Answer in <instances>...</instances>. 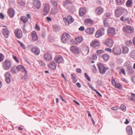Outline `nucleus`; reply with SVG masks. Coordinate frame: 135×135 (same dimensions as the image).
<instances>
[{
    "instance_id": "obj_1",
    "label": "nucleus",
    "mask_w": 135,
    "mask_h": 135,
    "mask_svg": "<svg viewBox=\"0 0 135 135\" xmlns=\"http://www.w3.org/2000/svg\"><path fill=\"white\" fill-rule=\"evenodd\" d=\"M115 16L117 17H119L123 14H127V10L124 8L122 7H118L114 11Z\"/></svg>"
},
{
    "instance_id": "obj_2",
    "label": "nucleus",
    "mask_w": 135,
    "mask_h": 135,
    "mask_svg": "<svg viewBox=\"0 0 135 135\" xmlns=\"http://www.w3.org/2000/svg\"><path fill=\"white\" fill-rule=\"evenodd\" d=\"M12 64L11 61L8 59L6 60L2 63V67L4 69L7 70L11 68Z\"/></svg>"
},
{
    "instance_id": "obj_3",
    "label": "nucleus",
    "mask_w": 135,
    "mask_h": 135,
    "mask_svg": "<svg viewBox=\"0 0 135 135\" xmlns=\"http://www.w3.org/2000/svg\"><path fill=\"white\" fill-rule=\"evenodd\" d=\"M123 30L125 32L132 33L133 32L134 29L132 27L129 26H124L123 28Z\"/></svg>"
},
{
    "instance_id": "obj_4",
    "label": "nucleus",
    "mask_w": 135,
    "mask_h": 135,
    "mask_svg": "<svg viewBox=\"0 0 135 135\" xmlns=\"http://www.w3.org/2000/svg\"><path fill=\"white\" fill-rule=\"evenodd\" d=\"M62 36V41L64 43H66L67 42L70 37V35L66 33H64Z\"/></svg>"
},
{
    "instance_id": "obj_5",
    "label": "nucleus",
    "mask_w": 135,
    "mask_h": 135,
    "mask_svg": "<svg viewBox=\"0 0 135 135\" xmlns=\"http://www.w3.org/2000/svg\"><path fill=\"white\" fill-rule=\"evenodd\" d=\"M112 52L113 54L115 55H120L121 54V50L118 46H114Z\"/></svg>"
},
{
    "instance_id": "obj_6",
    "label": "nucleus",
    "mask_w": 135,
    "mask_h": 135,
    "mask_svg": "<svg viewBox=\"0 0 135 135\" xmlns=\"http://www.w3.org/2000/svg\"><path fill=\"white\" fill-rule=\"evenodd\" d=\"M63 19L66 25H67L71 23L74 21V19L70 15L68 16L67 17H64Z\"/></svg>"
},
{
    "instance_id": "obj_7",
    "label": "nucleus",
    "mask_w": 135,
    "mask_h": 135,
    "mask_svg": "<svg viewBox=\"0 0 135 135\" xmlns=\"http://www.w3.org/2000/svg\"><path fill=\"white\" fill-rule=\"evenodd\" d=\"M97 66L99 69V73L103 74H104L107 69L105 68L103 65L101 63H99L97 64Z\"/></svg>"
},
{
    "instance_id": "obj_8",
    "label": "nucleus",
    "mask_w": 135,
    "mask_h": 135,
    "mask_svg": "<svg viewBox=\"0 0 135 135\" xmlns=\"http://www.w3.org/2000/svg\"><path fill=\"white\" fill-rule=\"evenodd\" d=\"M50 9V6L47 4H45L44 5V8L42 13L44 15H46L49 12Z\"/></svg>"
},
{
    "instance_id": "obj_9",
    "label": "nucleus",
    "mask_w": 135,
    "mask_h": 135,
    "mask_svg": "<svg viewBox=\"0 0 135 135\" xmlns=\"http://www.w3.org/2000/svg\"><path fill=\"white\" fill-rule=\"evenodd\" d=\"M15 35L18 38H20L22 37V32L20 28L16 29L14 31Z\"/></svg>"
},
{
    "instance_id": "obj_10",
    "label": "nucleus",
    "mask_w": 135,
    "mask_h": 135,
    "mask_svg": "<svg viewBox=\"0 0 135 135\" xmlns=\"http://www.w3.org/2000/svg\"><path fill=\"white\" fill-rule=\"evenodd\" d=\"M104 34V29L103 28L100 30L97 31L95 34V37L97 38H99Z\"/></svg>"
},
{
    "instance_id": "obj_11",
    "label": "nucleus",
    "mask_w": 135,
    "mask_h": 135,
    "mask_svg": "<svg viewBox=\"0 0 135 135\" xmlns=\"http://www.w3.org/2000/svg\"><path fill=\"white\" fill-rule=\"evenodd\" d=\"M41 6V3L38 0H34L33 1V6L32 8L34 9H39Z\"/></svg>"
},
{
    "instance_id": "obj_12",
    "label": "nucleus",
    "mask_w": 135,
    "mask_h": 135,
    "mask_svg": "<svg viewBox=\"0 0 135 135\" xmlns=\"http://www.w3.org/2000/svg\"><path fill=\"white\" fill-rule=\"evenodd\" d=\"M5 77V81L7 83H10L11 81L12 76L10 73L8 72L4 74Z\"/></svg>"
},
{
    "instance_id": "obj_13",
    "label": "nucleus",
    "mask_w": 135,
    "mask_h": 135,
    "mask_svg": "<svg viewBox=\"0 0 135 135\" xmlns=\"http://www.w3.org/2000/svg\"><path fill=\"white\" fill-rule=\"evenodd\" d=\"M100 43L97 40H94L90 43V45L94 48L98 47H99Z\"/></svg>"
},
{
    "instance_id": "obj_14",
    "label": "nucleus",
    "mask_w": 135,
    "mask_h": 135,
    "mask_svg": "<svg viewBox=\"0 0 135 135\" xmlns=\"http://www.w3.org/2000/svg\"><path fill=\"white\" fill-rule=\"evenodd\" d=\"M107 33L109 36H113L115 34V30L113 27L109 28L107 30Z\"/></svg>"
},
{
    "instance_id": "obj_15",
    "label": "nucleus",
    "mask_w": 135,
    "mask_h": 135,
    "mask_svg": "<svg viewBox=\"0 0 135 135\" xmlns=\"http://www.w3.org/2000/svg\"><path fill=\"white\" fill-rule=\"evenodd\" d=\"M105 44L109 47H112L113 45V42L111 39H108L106 40L104 42Z\"/></svg>"
},
{
    "instance_id": "obj_16",
    "label": "nucleus",
    "mask_w": 135,
    "mask_h": 135,
    "mask_svg": "<svg viewBox=\"0 0 135 135\" xmlns=\"http://www.w3.org/2000/svg\"><path fill=\"white\" fill-rule=\"evenodd\" d=\"M54 59L56 62L59 64L62 63L64 61L62 57L60 56H56L54 58Z\"/></svg>"
},
{
    "instance_id": "obj_17",
    "label": "nucleus",
    "mask_w": 135,
    "mask_h": 135,
    "mask_svg": "<svg viewBox=\"0 0 135 135\" xmlns=\"http://www.w3.org/2000/svg\"><path fill=\"white\" fill-rule=\"evenodd\" d=\"M44 57L47 61H50L52 59L51 54L48 52L45 54L44 55Z\"/></svg>"
},
{
    "instance_id": "obj_18",
    "label": "nucleus",
    "mask_w": 135,
    "mask_h": 135,
    "mask_svg": "<svg viewBox=\"0 0 135 135\" xmlns=\"http://www.w3.org/2000/svg\"><path fill=\"white\" fill-rule=\"evenodd\" d=\"M56 64L53 61L50 62L48 65L49 68L53 70H54L56 69Z\"/></svg>"
},
{
    "instance_id": "obj_19",
    "label": "nucleus",
    "mask_w": 135,
    "mask_h": 135,
    "mask_svg": "<svg viewBox=\"0 0 135 135\" xmlns=\"http://www.w3.org/2000/svg\"><path fill=\"white\" fill-rule=\"evenodd\" d=\"M2 33L4 36L6 38H8L9 34V32L6 28H3L2 30Z\"/></svg>"
},
{
    "instance_id": "obj_20",
    "label": "nucleus",
    "mask_w": 135,
    "mask_h": 135,
    "mask_svg": "<svg viewBox=\"0 0 135 135\" xmlns=\"http://www.w3.org/2000/svg\"><path fill=\"white\" fill-rule=\"evenodd\" d=\"M31 34L32 40L34 41H36L38 39V37L36 32L33 31L31 32Z\"/></svg>"
},
{
    "instance_id": "obj_21",
    "label": "nucleus",
    "mask_w": 135,
    "mask_h": 135,
    "mask_svg": "<svg viewBox=\"0 0 135 135\" xmlns=\"http://www.w3.org/2000/svg\"><path fill=\"white\" fill-rule=\"evenodd\" d=\"M60 12H61V11L57 8H54L52 9L51 12V14L53 15H56L57 13L59 14Z\"/></svg>"
},
{
    "instance_id": "obj_22",
    "label": "nucleus",
    "mask_w": 135,
    "mask_h": 135,
    "mask_svg": "<svg viewBox=\"0 0 135 135\" xmlns=\"http://www.w3.org/2000/svg\"><path fill=\"white\" fill-rule=\"evenodd\" d=\"M103 9L102 8L98 7L96 9L95 12L97 14L99 15L103 13Z\"/></svg>"
},
{
    "instance_id": "obj_23",
    "label": "nucleus",
    "mask_w": 135,
    "mask_h": 135,
    "mask_svg": "<svg viewBox=\"0 0 135 135\" xmlns=\"http://www.w3.org/2000/svg\"><path fill=\"white\" fill-rule=\"evenodd\" d=\"M94 28H88L86 29L85 32L87 33L92 34L94 33Z\"/></svg>"
},
{
    "instance_id": "obj_24",
    "label": "nucleus",
    "mask_w": 135,
    "mask_h": 135,
    "mask_svg": "<svg viewBox=\"0 0 135 135\" xmlns=\"http://www.w3.org/2000/svg\"><path fill=\"white\" fill-rule=\"evenodd\" d=\"M86 12V9L84 8H81L79 11V13L80 16H83Z\"/></svg>"
},
{
    "instance_id": "obj_25",
    "label": "nucleus",
    "mask_w": 135,
    "mask_h": 135,
    "mask_svg": "<svg viewBox=\"0 0 135 135\" xmlns=\"http://www.w3.org/2000/svg\"><path fill=\"white\" fill-rule=\"evenodd\" d=\"M126 130L128 135H131L132 134L133 132L131 126H128L126 128Z\"/></svg>"
},
{
    "instance_id": "obj_26",
    "label": "nucleus",
    "mask_w": 135,
    "mask_h": 135,
    "mask_svg": "<svg viewBox=\"0 0 135 135\" xmlns=\"http://www.w3.org/2000/svg\"><path fill=\"white\" fill-rule=\"evenodd\" d=\"M32 52L36 55H38L40 53V50L37 47H34L31 49Z\"/></svg>"
},
{
    "instance_id": "obj_27",
    "label": "nucleus",
    "mask_w": 135,
    "mask_h": 135,
    "mask_svg": "<svg viewBox=\"0 0 135 135\" xmlns=\"http://www.w3.org/2000/svg\"><path fill=\"white\" fill-rule=\"evenodd\" d=\"M16 68V69L18 71H22L23 72L26 70L24 67L21 65H18Z\"/></svg>"
},
{
    "instance_id": "obj_28",
    "label": "nucleus",
    "mask_w": 135,
    "mask_h": 135,
    "mask_svg": "<svg viewBox=\"0 0 135 135\" xmlns=\"http://www.w3.org/2000/svg\"><path fill=\"white\" fill-rule=\"evenodd\" d=\"M70 49L71 51L76 54H78L79 53V49L77 47H71Z\"/></svg>"
},
{
    "instance_id": "obj_29",
    "label": "nucleus",
    "mask_w": 135,
    "mask_h": 135,
    "mask_svg": "<svg viewBox=\"0 0 135 135\" xmlns=\"http://www.w3.org/2000/svg\"><path fill=\"white\" fill-rule=\"evenodd\" d=\"M8 13L9 16L11 17H13L15 15V11L12 9H9L8 11Z\"/></svg>"
},
{
    "instance_id": "obj_30",
    "label": "nucleus",
    "mask_w": 135,
    "mask_h": 135,
    "mask_svg": "<svg viewBox=\"0 0 135 135\" xmlns=\"http://www.w3.org/2000/svg\"><path fill=\"white\" fill-rule=\"evenodd\" d=\"M129 18L128 17H125L124 16H122L120 18V20L124 22H125L127 21H128V23H129V22L128 21Z\"/></svg>"
},
{
    "instance_id": "obj_31",
    "label": "nucleus",
    "mask_w": 135,
    "mask_h": 135,
    "mask_svg": "<svg viewBox=\"0 0 135 135\" xmlns=\"http://www.w3.org/2000/svg\"><path fill=\"white\" fill-rule=\"evenodd\" d=\"M75 40L77 42L79 43H81L83 41L82 37L81 36H78L75 38Z\"/></svg>"
},
{
    "instance_id": "obj_32",
    "label": "nucleus",
    "mask_w": 135,
    "mask_h": 135,
    "mask_svg": "<svg viewBox=\"0 0 135 135\" xmlns=\"http://www.w3.org/2000/svg\"><path fill=\"white\" fill-rule=\"evenodd\" d=\"M51 2L54 7V8H57L58 5V3L57 2L54 0H51Z\"/></svg>"
},
{
    "instance_id": "obj_33",
    "label": "nucleus",
    "mask_w": 135,
    "mask_h": 135,
    "mask_svg": "<svg viewBox=\"0 0 135 135\" xmlns=\"http://www.w3.org/2000/svg\"><path fill=\"white\" fill-rule=\"evenodd\" d=\"M20 19L24 23L27 22L28 21V19L25 16H22L21 17Z\"/></svg>"
},
{
    "instance_id": "obj_34",
    "label": "nucleus",
    "mask_w": 135,
    "mask_h": 135,
    "mask_svg": "<svg viewBox=\"0 0 135 135\" xmlns=\"http://www.w3.org/2000/svg\"><path fill=\"white\" fill-rule=\"evenodd\" d=\"M128 51V48L124 46L123 47L122 52L123 54H125L127 53Z\"/></svg>"
},
{
    "instance_id": "obj_35",
    "label": "nucleus",
    "mask_w": 135,
    "mask_h": 135,
    "mask_svg": "<svg viewBox=\"0 0 135 135\" xmlns=\"http://www.w3.org/2000/svg\"><path fill=\"white\" fill-rule=\"evenodd\" d=\"M132 2L131 0H128L126 3V6L128 7H129L131 6Z\"/></svg>"
},
{
    "instance_id": "obj_36",
    "label": "nucleus",
    "mask_w": 135,
    "mask_h": 135,
    "mask_svg": "<svg viewBox=\"0 0 135 135\" xmlns=\"http://www.w3.org/2000/svg\"><path fill=\"white\" fill-rule=\"evenodd\" d=\"M85 23L86 24L88 23L92 24L93 23V21L90 19H87L85 20Z\"/></svg>"
},
{
    "instance_id": "obj_37",
    "label": "nucleus",
    "mask_w": 135,
    "mask_h": 135,
    "mask_svg": "<svg viewBox=\"0 0 135 135\" xmlns=\"http://www.w3.org/2000/svg\"><path fill=\"white\" fill-rule=\"evenodd\" d=\"M104 60L107 61L109 59V56L107 54H104L102 56Z\"/></svg>"
},
{
    "instance_id": "obj_38",
    "label": "nucleus",
    "mask_w": 135,
    "mask_h": 135,
    "mask_svg": "<svg viewBox=\"0 0 135 135\" xmlns=\"http://www.w3.org/2000/svg\"><path fill=\"white\" fill-rule=\"evenodd\" d=\"M17 3L20 6H24L25 5V3L21 0H17Z\"/></svg>"
},
{
    "instance_id": "obj_39",
    "label": "nucleus",
    "mask_w": 135,
    "mask_h": 135,
    "mask_svg": "<svg viewBox=\"0 0 135 135\" xmlns=\"http://www.w3.org/2000/svg\"><path fill=\"white\" fill-rule=\"evenodd\" d=\"M53 28L54 31H58L60 29L59 27L56 25L53 26Z\"/></svg>"
},
{
    "instance_id": "obj_40",
    "label": "nucleus",
    "mask_w": 135,
    "mask_h": 135,
    "mask_svg": "<svg viewBox=\"0 0 135 135\" xmlns=\"http://www.w3.org/2000/svg\"><path fill=\"white\" fill-rule=\"evenodd\" d=\"M23 72H24L25 74L22 77V78L23 79L26 80L28 79V75H27V72L26 70Z\"/></svg>"
},
{
    "instance_id": "obj_41",
    "label": "nucleus",
    "mask_w": 135,
    "mask_h": 135,
    "mask_svg": "<svg viewBox=\"0 0 135 135\" xmlns=\"http://www.w3.org/2000/svg\"><path fill=\"white\" fill-rule=\"evenodd\" d=\"M130 56L134 59H135V50L132 51L130 54Z\"/></svg>"
},
{
    "instance_id": "obj_42",
    "label": "nucleus",
    "mask_w": 135,
    "mask_h": 135,
    "mask_svg": "<svg viewBox=\"0 0 135 135\" xmlns=\"http://www.w3.org/2000/svg\"><path fill=\"white\" fill-rule=\"evenodd\" d=\"M104 50L102 49L98 50L96 51V53L98 55H100L101 54L104 53Z\"/></svg>"
},
{
    "instance_id": "obj_43",
    "label": "nucleus",
    "mask_w": 135,
    "mask_h": 135,
    "mask_svg": "<svg viewBox=\"0 0 135 135\" xmlns=\"http://www.w3.org/2000/svg\"><path fill=\"white\" fill-rule=\"evenodd\" d=\"M114 86L116 88L119 89H121L122 88V85L120 83L117 84V83Z\"/></svg>"
},
{
    "instance_id": "obj_44",
    "label": "nucleus",
    "mask_w": 135,
    "mask_h": 135,
    "mask_svg": "<svg viewBox=\"0 0 135 135\" xmlns=\"http://www.w3.org/2000/svg\"><path fill=\"white\" fill-rule=\"evenodd\" d=\"M124 0H116L117 3L118 5H120L123 3Z\"/></svg>"
},
{
    "instance_id": "obj_45",
    "label": "nucleus",
    "mask_w": 135,
    "mask_h": 135,
    "mask_svg": "<svg viewBox=\"0 0 135 135\" xmlns=\"http://www.w3.org/2000/svg\"><path fill=\"white\" fill-rule=\"evenodd\" d=\"M120 109L123 111H125L126 110V106L123 104H122L120 107Z\"/></svg>"
},
{
    "instance_id": "obj_46",
    "label": "nucleus",
    "mask_w": 135,
    "mask_h": 135,
    "mask_svg": "<svg viewBox=\"0 0 135 135\" xmlns=\"http://www.w3.org/2000/svg\"><path fill=\"white\" fill-rule=\"evenodd\" d=\"M125 44L127 46H130L132 44V41L131 40L127 41L125 42Z\"/></svg>"
},
{
    "instance_id": "obj_47",
    "label": "nucleus",
    "mask_w": 135,
    "mask_h": 135,
    "mask_svg": "<svg viewBox=\"0 0 135 135\" xmlns=\"http://www.w3.org/2000/svg\"><path fill=\"white\" fill-rule=\"evenodd\" d=\"M16 66H14L11 68V71L12 73H16L15 70Z\"/></svg>"
},
{
    "instance_id": "obj_48",
    "label": "nucleus",
    "mask_w": 135,
    "mask_h": 135,
    "mask_svg": "<svg viewBox=\"0 0 135 135\" xmlns=\"http://www.w3.org/2000/svg\"><path fill=\"white\" fill-rule=\"evenodd\" d=\"M72 3V0H66V2H65V5L66 6L68 4L71 3Z\"/></svg>"
},
{
    "instance_id": "obj_49",
    "label": "nucleus",
    "mask_w": 135,
    "mask_h": 135,
    "mask_svg": "<svg viewBox=\"0 0 135 135\" xmlns=\"http://www.w3.org/2000/svg\"><path fill=\"white\" fill-rule=\"evenodd\" d=\"M18 42L21 45V46L24 49H25L26 48V47L20 41H18Z\"/></svg>"
},
{
    "instance_id": "obj_50",
    "label": "nucleus",
    "mask_w": 135,
    "mask_h": 135,
    "mask_svg": "<svg viewBox=\"0 0 135 135\" xmlns=\"http://www.w3.org/2000/svg\"><path fill=\"white\" fill-rule=\"evenodd\" d=\"M111 82L114 86L117 83L115 81V79L113 78H112Z\"/></svg>"
},
{
    "instance_id": "obj_51",
    "label": "nucleus",
    "mask_w": 135,
    "mask_h": 135,
    "mask_svg": "<svg viewBox=\"0 0 135 135\" xmlns=\"http://www.w3.org/2000/svg\"><path fill=\"white\" fill-rule=\"evenodd\" d=\"M4 56L3 55L0 53V62H1L4 59Z\"/></svg>"
},
{
    "instance_id": "obj_52",
    "label": "nucleus",
    "mask_w": 135,
    "mask_h": 135,
    "mask_svg": "<svg viewBox=\"0 0 135 135\" xmlns=\"http://www.w3.org/2000/svg\"><path fill=\"white\" fill-rule=\"evenodd\" d=\"M39 63L42 66H45V63L42 60H40L39 61Z\"/></svg>"
},
{
    "instance_id": "obj_53",
    "label": "nucleus",
    "mask_w": 135,
    "mask_h": 135,
    "mask_svg": "<svg viewBox=\"0 0 135 135\" xmlns=\"http://www.w3.org/2000/svg\"><path fill=\"white\" fill-rule=\"evenodd\" d=\"M12 57L14 59V60L16 61L17 63H18L19 62L18 60V59L17 57L14 55H12Z\"/></svg>"
},
{
    "instance_id": "obj_54",
    "label": "nucleus",
    "mask_w": 135,
    "mask_h": 135,
    "mask_svg": "<svg viewBox=\"0 0 135 135\" xmlns=\"http://www.w3.org/2000/svg\"><path fill=\"white\" fill-rule=\"evenodd\" d=\"M85 77L89 81H90L91 79L88 76V75L86 73H85Z\"/></svg>"
},
{
    "instance_id": "obj_55",
    "label": "nucleus",
    "mask_w": 135,
    "mask_h": 135,
    "mask_svg": "<svg viewBox=\"0 0 135 135\" xmlns=\"http://www.w3.org/2000/svg\"><path fill=\"white\" fill-rule=\"evenodd\" d=\"M120 72L121 73L125 75L126 73L124 69H120Z\"/></svg>"
},
{
    "instance_id": "obj_56",
    "label": "nucleus",
    "mask_w": 135,
    "mask_h": 135,
    "mask_svg": "<svg viewBox=\"0 0 135 135\" xmlns=\"http://www.w3.org/2000/svg\"><path fill=\"white\" fill-rule=\"evenodd\" d=\"M104 24L105 26L107 27L108 25V24L107 23V20H104Z\"/></svg>"
},
{
    "instance_id": "obj_57",
    "label": "nucleus",
    "mask_w": 135,
    "mask_h": 135,
    "mask_svg": "<svg viewBox=\"0 0 135 135\" xmlns=\"http://www.w3.org/2000/svg\"><path fill=\"white\" fill-rule=\"evenodd\" d=\"M94 91L95 92H96L97 94H98V95L100 97H102V95L97 90H96V89H94Z\"/></svg>"
},
{
    "instance_id": "obj_58",
    "label": "nucleus",
    "mask_w": 135,
    "mask_h": 135,
    "mask_svg": "<svg viewBox=\"0 0 135 135\" xmlns=\"http://www.w3.org/2000/svg\"><path fill=\"white\" fill-rule=\"evenodd\" d=\"M35 28L36 30L39 31L40 30V28L39 26H38L37 24H36L35 25Z\"/></svg>"
},
{
    "instance_id": "obj_59",
    "label": "nucleus",
    "mask_w": 135,
    "mask_h": 135,
    "mask_svg": "<svg viewBox=\"0 0 135 135\" xmlns=\"http://www.w3.org/2000/svg\"><path fill=\"white\" fill-rule=\"evenodd\" d=\"M85 30V28L84 26H81L79 28V30L81 31H83Z\"/></svg>"
},
{
    "instance_id": "obj_60",
    "label": "nucleus",
    "mask_w": 135,
    "mask_h": 135,
    "mask_svg": "<svg viewBox=\"0 0 135 135\" xmlns=\"http://www.w3.org/2000/svg\"><path fill=\"white\" fill-rule=\"evenodd\" d=\"M93 70L94 73H96L97 71V69L95 65H93Z\"/></svg>"
},
{
    "instance_id": "obj_61",
    "label": "nucleus",
    "mask_w": 135,
    "mask_h": 135,
    "mask_svg": "<svg viewBox=\"0 0 135 135\" xmlns=\"http://www.w3.org/2000/svg\"><path fill=\"white\" fill-rule=\"evenodd\" d=\"M129 64L130 62L128 61H127L124 63V65L125 66H127L129 65Z\"/></svg>"
},
{
    "instance_id": "obj_62",
    "label": "nucleus",
    "mask_w": 135,
    "mask_h": 135,
    "mask_svg": "<svg viewBox=\"0 0 135 135\" xmlns=\"http://www.w3.org/2000/svg\"><path fill=\"white\" fill-rule=\"evenodd\" d=\"M0 18L2 19H3L4 18V15L2 13H0Z\"/></svg>"
},
{
    "instance_id": "obj_63",
    "label": "nucleus",
    "mask_w": 135,
    "mask_h": 135,
    "mask_svg": "<svg viewBox=\"0 0 135 135\" xmlns=\"http://www.w3.org/2000/svg\"><path fill=\"white\" fill-rule=\"evenodd\" d=\"M76 71L77 73H81L82 71L81 69L79 68H77L76 69Z\"/></svg>"
},
{
    "instance_id": "obj_64",
    "label": "nucleus",
    "mask_w": 135,
    "mask_h": 135,
    "mask_svg": "<svg viewBox=\"0 0 135 135\" xmlns=\"http://www.w3.org/2000/svg\"><path fill=\"white\" fill-rule=\"evenodd\" d=\"M105 50L109 52H111L112 51V50L110 48H105Z\"/></svg>"
}]
</instances>
